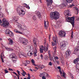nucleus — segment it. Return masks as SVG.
<instances>
[{
    "instance_id": "38",
    "label": "nucleus",
    "mask_w": 79,
    "mask_h": 79,
    "mask_svg": "<svg viewBox=\"0 0 79 79\" xmlns=\"http://www.w3.org/2000/svg\"><path fill=\"white\" fill-rule=\"evenodd\" d=\"M24 63H26L27 64H29V63H30V61L28 60H27L25 61Z\"/></svg>"
},
{
    "instance_id": "19",
    "label": "nucleus",
    "mask_w": 79,
    "mask_h": 79,
    "mask_svg": "<svg viewBox=\"0 0 79 79\" xmlns=\"http://www.w3.org/2000/svg\"><path fill=\"white\" fill-rule=\"evenodd\" d=\"M77 44L78 45L79 47L77 46L75 48V51H77V52H78L79 50V42L77 43Z\"/></svg>"
},
{
    "instance_id": "62",
    "label": "nucleus",
    "mask_w": 79,
    "mask_h": 79,
    "mask_svg": "<svg viewBox=\"0 0 79 79\" xmlns=\"http://www.w3.org/2000/svg\"><path fill=\"white\" fill-rule=\"evenodd\" d=\"M9 71H13V69H9Z\"/></svg>"
},
{
    "instance_id": "10",
    "label": "nucleus",
    "mask_w": 79,
    "mask_h": 79,
    "mask_svg": "<svg viewBox=\"0 0 79 79\" xmlns=\"http://www.w3.org/2000/svg\"><path fill=\"white\" fill-rule=\"evenodd\" d=\"M59 34L61 37H65L66 33L63 31H60L59 32Z\"/></svg>"
},
{
    "instance_id": "55",
    "label": "nucleus",
    "mask_w": 79,
    "mask_h": 79,
    "mask_svg": "<svg viewBox=\"0 0 79 79\" xmlns=\"http://www.w3.org/2000/svg\"><path fill=\"white\" fill-rule=\"evenodd\" d=\"M18 74H19V76H20V72H19L18 70H17Z\"/></svg>"
},
{
    "instance_id": "36",
    "label": "nucleus",
    "mask_w": 79,
    "mask_h": 79,
    "mask_svg": "<svg viewBox=\"0 0 79 79\" xmlns=\"http://www.w3.org/2000/svg\"><path fill=\"white\" fill-rule=\"evenodd\" d=\"M26 29V26H23L22 27V31H24V30H25Z\"/></svg>"
},
{
    "instance_id": "8",
    "label": "nucleus",
    "mask_w": 79,
    "mask_h": 79,
    "mask_svg": "<svg viewBox=\"0 0 79 79\" xmlns=\"http://www.w3.org/2000/svg\"><path fill=\"white\" fill-rule=\"evenodd\" d=\"M5 32H6V34H7L10 36V37H13L14 35V34L9 29H6L5 31Z\"/></svg>"
},
{
    "instance_id": "27",
    "label": "nucleus",
    "mask_w": 79,
    "mask_h": 79,
    "mask_svg": "<svg viewBox=\"0 0 79 79\" xmlns=\"http://www.w3.org/2000/svg\"><path fill=\"white\" fill-rule=\"evenodd\" d=\"M13 73L14 74L16 75V76L18 77V79H19V74L17 75V73L15 72H13Z\"/></svg>"
},
{
    "instance_id": "40",
    "label": "nucleus",
    "mask_w": 79,
    "mask_h": 79,
    "mask_svg": "<svg viewBox=\"0 0 79 79\" xmlns=\"http://www.w3.org/2000/svg\"><path fill=\"white\" fill-rule=\"evenodd\" d=\"M66 4L65 3H63L62 4L61 7H64V6H66Z\"/></svg>"
},
{
    "instance_id": "44",
    "label": "nucleus",
    "mask_w": 79,
    "mask_h": 79,
    "mask_svg": "<svg viewBox=\"0 0 79 79\" xmlns=\"http://www.w3.org/2000/svg\"><path fill=\"white\" fill-rule=\"evenodd\" d=\"M45 74L46 75V77H47L48 78L50 77V76H49V75H48V74L45 73Z\"/></svg>"
},
{
    "instance_id": "64",
    "label": "nucleus",
    "mask_w": 79,
    "mask_h": 79,
    "mask_svg": "<svg viewBox=\"0 0 79 79\" xmlns=\"http://www.w3.org/2000/svg\"><path fill=\"white\" fill-rule=\"evenodd\" d=\"M27 79H31V78L30 77V76H28V77H27Z\"/></svg>"
},
{
    "instance_id": "58",
    "label": "nucleus",
    "mask_w": 79,
    "mask_h": 79,
    "mask_svg": "<svg viewBox=\"0 0 79 79\" xmlns=\"http://www.w3.org/2000/svg\"><path fill=\"white\" fill-rule=\"evenodd\" d=\"M45 68V66H44V65H42L41 66V69H42L43 68Z\"/></svg>"
},
{
    "instance_id": "63",
    "label": "nucleus",
    "mask_w": 79,
    "mask_h": 79,
    "mask_svg": "<svg viewBox=\"0 0 79 79\" xmlns=\"http://www.w3.org/2000/svg\"><path fill=\"white\" fill-rule=\"evenodd\" d=\"M13 63H16V60H13Z\"/></svg>"
},
{
    "instance_id": "29",
    "label": "nucleus",
    "mask_w": 79,
    "mask_h": 79,
    "mask_svg": "<svg viewBox=\"0 0 79 79\" xmlns=\"http://www.w3.org/2000/svg\"><path fill=\"white\" fill-rule=\"evenodd\" d=\"M19 56L20 58H21V57H27V55H23V54L21 55L20 56Z\"/></svg>"
},
{
    "instance_id": "34",
    "label": "nucleus",
    "mask_w": 79,
    "mask_h": 79,
    "mask_svg": "<svg viewBox=\"0 0 79 79\" xmlns=\"http://www.w3.org/2000/svg\"><path fill=\"white\" fill-rule=\"evenodd\" d=\"M37 41L36 40V38H34L33 39V43H36Z\"/></svg>"
},
{
    "instance_id": "17",
    "label": "nucleus",
    "mask_w": 79,
    "mask_h": 79,
    "mask_svg": "<svg viewBox=\"0 0 79 79\" xmlns=\"http://www.w3.org/2000/svg\"><path fill=\"white\" fill-rule=\"evenodd\" d=\"M14 32H16V33H17L18 34H21L22 35H24L23 33L19 31H18L16 30H15Z\"/></svg>"
},
{
    "instance_id": "39",
    "label": "nucleus",
    "mask_w": 79,
    "mask_h": 79,
    "mask_svg": "<svg viewBox=\"0 0 79 79\" xmlns=\"http://www.w3.org/2000/svg\"><path fill=\"white\" fill-rule=\"evenodd\" d=\"M3 16V13L0 11V18H2Z\"/></svg>"
},
{
    "instance_id": "49",
    "label": "nucleus",
    "mask_w": 79,
    "mask_h": 79,
    "mask_svg": "<svg viewBox=\"0 0 79 79\" xmlns=\"http://www.w3.org/2000/svg\"><path fill=\"white\" fill-rule=\"evenodd\" d=\"M70 77H71V78L72 79H74V77L73 76V74H71V75H70Z\"/></svg>"
},
{
    "instance_id": "5",
    "label": "nucleus",
    "mask_w": 79,
    "mask_h": 79,
    "mask_svg": "<svg viewBox=\"0 0 79 79\" xmlns=\"http://www.w3.org/2000/svg\"><path fill=\"white\" fill-rule=\"evenodd\" d=\"M46 2L48 8L50 9H53V6H52V3H53V0H47Z\"/></svg>"
},
{
    "instance_id": "60",
    "label": "nucleus",
    "mask_w": 79,
    "mask_h": 79,
    "mask_svg": "<svg viewBox=\"0 0 79 79\" xmlns=\"http://www.w3.org/2000/svg\"><path fill=\"white\" fill-rule=\"evenodd\" d=\"M57 68L59 69H60V70H61V67L60 66L58 67Z\"/></svg>"
},
{
    "instance_id": "26",
    "label": "nucleus",
    "mask_w": 79,
    "mask_h": 79,
    "mask_svg": "<svg viewBox=\"0 0 79 79\" xmlns=\"http://www.w3.org/2000/svg\"><path fill=\"white\" fill-rule=\"evenodd\" d=\"M53 40L54 42L55 43V44H56V38H55V37H53Z\"/></svg>"
},
{
    "instance_id": "18",
    "label": "nucleus",
    "mask_w": 79,
    "mask_h": 79,
    "mask_svg": "<svg viewBox=\"0 0 79 79\" xmlns=\"http://www.w3.org/2000/svg\"><path fill=\"white\" fill-rule=\"evenodd\" d=\"M9 41V45H13V41L12 39H11V38H9L8 39Z\"/></svg>"
},
{
    "instance_id": "30",
    "label": "nucleus",
    "mask_w": 79,
    "mask_h": 79,
    "mask_svg": "<svg viewBox=\"0 0 79 79\" xmlns=\"http://www.w3.org/2000/svg\"><path fill=\"white\" fill-rule=\"evenodd\" d=\"M14 19L15 21H17L18 19V17H14Z\"/></svg>"
},
{
    "instance_id": "45",
    "label": "nucleus",
    "mask_w": 79,
    "mask_h": 79,
    "mask_svg": "<svg viewBox=\"0 0 79 79\" xmlns=\"http://www.w3.org/2000/svg\"><path fill=\"white\" fill-rule=\"evenodd\" d=\"M37 19V18L35 17V15H34L33 17V20H35Z\"/></svg>"
},
{
    "instance_id": "47",
    "label": "nucleus",
    "mask_w": 79,
    "mask_h": 79,
    "mask_svg": "<svg viewBox=\"0 0 79 79\" xmlns=\"http://www.w3.org/2000/svg\"><path fill=\"white\" fill-rule=\"evenodd\" d=\"M44 49H40V53H43V52H44Z\"/></svg>"
},
{
    "instance_id": "48",
    "label": "nucleus",
    "mask_w": 79,
    "mask_h": 79,
    "mask_svg": "<svg viewBox=\"0 0 79 79\" xmlns=\"http://www.w3.org/2000/svg\"><path fill=\"white\" fill-rule=\"evenodd\" d=\"M40 56L41 58V60H44V56H43V55H42V54H41Z\"/></svg>"
},
{
    "instance_id": "43",
    "label": "nucleus",
    "mask_w": 79,
    "mask_h": 79,
    "mask_svg": "<svg viewBox=\"0 0 79 79\" xmlns=\"http://www.w3.org/2000/svg\"><path fill=\"white\" fill-rule=\"evenodd\" d=\"M77 69L79 70V63L77 64Z\"/></svg>"
},
{
    "instance_id": "41",
    "label": "nucleus",
    "mask_w": 79,
    "mask_h": 79,
    "mask_svg": "<svg viewBox=\"0 0 79 79\" xmlns=\"http://www.w3.org/2000/svg\"><path fill=\"white\" fill-rule=\"evenodd\" d=\"M75 9L77 11V15H78V11H79V9L78 8H77V7H75Z\"/></svg>"
},
{
    "instance_id": "16",
    "label": "nucleus",
    "mask_w": 79,
    "mask_h": 79,
    "mask_svg": "<svg viewBox=\"0 0 79 79\" xmlns=\"http://www.w3.org/2000/svg\"><path fill=\"white\" fill-rule=\"evenodd\" d=\"M79 61V56H78V57L76 59L74 60V63L75 64H76Z\"/></svg>"
},
{
    "instance_id": "37",
    "label": "nucleus",
    "mask_w": 79,
    "mask_h": 79,
    "mask_svg": "<svg viewBox=\"0 0 79 79\" xmlns=\"http://www.w3.org/2000/svg\"><path fill=\"white\" fill-rule=\"evenodd\" d=\"M71 38H73V31H72L71 32Z\"/></svg>"
},
{
    "instance_id": "56",
    "label": "nucleus",
    "mask_w": 79,
    "mask_h": 79,
    "mask_svg": "<svg viewBox=\"0 0 79 79\" xmlns=\"http://www.w3.org/2000/svg\"><path fill=\"white\" fill-rule=\"evenodd\" d=\"M49 59L51 61H52L53 60V57H52L49 56Z\"/></svg>"
},
{
    "instance_id": "23",
    "label": "nucleus",
    "mask_w": 79,
    "mask_h": 79,
    "mask_svg": "<svg viewBox=\"0 0 79 79\" xmlns=\"http://www.w3.org/2000/svg\"><path fill=\"white\" fill-rule=\"evenodd\" d=\"M53 61L54 63H57V64H60V62H59L58 60L56 61V60H53Z\"/></svg>"
},
{
    "instance_id": "12",
    "label": "nucleus",
    "mask_w": 79,
    "mask_h": 79,
    "mask_svg": "<svg viewBox=\"0 0 79 79\" xmlns=\"http://www.w3.org/2000/svg\"><path fill=\"white\" fill-rule=\"evenodd\" d=\"M9 57L10 58H16V56L14 53H12L9 55Z\"/></svg>"
},
{
    "instance_id": "57",
    "label": "nucleus",
    "mask_w": 79,
    "mask_h": 79,
    "mask_svg": "<svg viewBox=\"0 0 79 79\" xmlns=\"http://www.w3.org/2000/svg\"><path fill=\"white\" fill-rule=\"evenodd\" d=\"M66 1L67 2V5L68 4H69V0H66Z\"/></svg>"
},
{
    "instance_id": "14",
    "label": "nucleus",
    "mask_w": 79,
    "mask_h": 79,
    "mask_svg": "<svg viewBox=\"0 0 79 79\" xmlns=\"http://www.w3.org/2000/svg\"><path fill=\"white\" fill-rule=\"evenodd\" d=\"M44 27L45 29H47V27H48V22L44 21Z\"/></svg>"
},
{
    "instance_id": "3",
    "label": "nucleus",
    "mask_w": 79,
    "mask_h": 79,
    "mask_svg": "<svg viewBox=\"0 0 79 79\" xmlns=\"http://www.w3.org/2000/svg\"><path fill=\"white\" fill-rule=\"evenodd\" d=\"M2 22L3 23H2V21L1 19H0V24L1 26H3V27H9V23L8 21H6V20L5 19H2Z\"/></svg>"
},
{
    "instance_id": "52",
    "label": "nucleus",
    "mask_w": 79,
    "mask_h": 79,
    "mask_svg": "<svg viewBox=\"0 0 79 79\" xmlns=\"http://www.w3.org/2000/svg\"><path fill=\"white\" fill-rule=\"evenodd\" d=\"M54 60H58V57L57 56H56L54 57Z\"/></svg>"
},
{
    "instance_id": "9",
    "label": "nucleus",
    "mask_w": 79,
    "mask_h": 79,
    "mask_svg": "<svg viewBox=\"0 0 79 79\" xmlns=\"http://www.w3.org/2000/svg\"><path fill=\"white\" fill-rule=\"evenodd\" d=\"M60 46L61 49L63 50L64 48L66 47V42L63 41V42H60Z\"/></svg>"
},
{
    "instance_id": "50",
    "label": "nucleus",
    "mask_w": 79,
    "mask_h": 79,
    "mask_svg": "<svg viewBox=\"0 0 79 79\" xmlns=\"http://www.w3.org/2000/svg\"><path fill=\"white\" fill-rule=\"evenodd\" d=\"M34 43V45L35 47H37V44H36V43Z\"/></svg>"
},
{
    "instance_id": "35",
    "label": "nucleus",
    "mask_w": 79,
    "mask_h": 79,
    "mask_svg": "<svg viewBox=\"0 0 79 79\" xmlns=\"http://www.w3.org/2000/svg\"><path fill=\"white\" fill-rule=\"evenodd\" d=\"M26 74V73L25 72L24 70H23V72L22 73V74L23 76H25V74Z\"/></svg>"
},
{
    "instance_id": "54",
    "label": "nucleus",
    "mask_w": 79,
    "mask_h": 79,
    "mask_svg": "<svg viewBox=\"0 0 79 79\" xmlns=\"http://www.w3.org/2000/svg\"><path fill=\"white\" fill-rule=\"evenodd\" d=\"M74 6V5L72 4V5H70L69 7L70 8H72V7H73Z\"/></svg>"
},
{
    "instance_id": "2",
    "label": "nucleus",
    "mask_w": 79,
    "mask_h": 79,
    "mask_svg": "<svg viewBox=\"0 0 79 79\" xmlns=\"http://www.w3.org/2000/svg\"><path fill=\"white\" fill-rule=\"evenodd\" d=\"M17 13L20 16H23L25 15V11H24V8L22 6L17 8Z\"/></svg>"
},
{
    "instance_id": "59",
    "label": "nucleus",
    "mask_w": 79,
    "mask_h": 79,
    "mask_svg": "<svg viewBox=\"0 0 79 79\" xmlns=\"http://www.w3.org/2000/svg\"><path fill=\"white\" fill-rule=\"evenodd\" d=\"M5 73H8V71L7 70H5Z\"/></svg>"
},
{
    "instance_id": "61",
    "label": "nucleus",
    "mask_w": 79,
    "mask_h": 79,
    "mask_svg": "<svg viewBox=\"0 0 79 79\" xmlns=\"http://www.w3.org/2000/svg\"><path fill=\"white\" fill-rule=\"evenodd\" d=\"M42 78L43 79H46V78H45V77H44V76H43V77H42Z\"/></svg>"
},
{
    "instance_id": "25",
    "label": "nucleus",
    "mask_w": 79,
    "mask_h": 79,
    "mask_svg": "<svg viewBox=\"0 0 79 79\" xmlns=\"http://www.w3.org/2000/svg\"><path fill=\"white\" fill-rule=\"evenodd\" d=\"M37 49H35L34 51V55H35V56H37Z\"/></svg>"
},
{
    "instance_id": "53",
    "label": "nucleus",
    "mask_w": 79,
    "mask_h": 79,
    "mask_svg": "<svg viewBox=\"0 0 79 79\" xmlns=\"http://www.w3.org/2000/svg\"><path fill=\"white\" fill-rule=\"evenodd\" d=\"M48 65H49L50 66L52 65V62H49Z\"/></svg>"
},
{
    "instance_id": "6",
    "label": "nucleus",
    "mask_w": 79,
    "mask_h": 79,
    "mask_svg": "<svg viewBox=\"0 0 79 79\" xmlns=\"http://www.w3.org/2000/svg\"><path fill=\"white\" fill-rule=\"evenodd\" d=\"M32 50H34L33 48V47L32 46L30 45L28 47V51L29 52L28 53H27V55L29 56H31L34 53H32L31 52H30Z\"/></svg>"
},
{
    "instance_id": "21",
    "label": "nucleus",
    "mask_w": 79,
    "mask_h": 79,
    "mask_svg": "<svg viewBox=\"0 0 79 79\" xmlns=\"http://www.w3.org/2000/svg\"><path fill=\"white\" fill-rule=\"evenodd\" d=\"M5 48L6 50L8 51H13V49L10 48L6 47Z\"/></svg>"
},
{
    "instance_id": "22",
    "label": "nucleus",
    "mask_w": 79,
    "mask_h": 79,
    "mask_svg": "<svg viewBox=\"0 0 79 79\" xmlns=\"http://www.w3.org/2000/svg\"><path fill=\"white\" fill-rule=\"evenodd\" d=\"M67 57L69 56V50H67L66 52Z\"/></svg>"
},
{
    "instance_id": "13",
    "label": "nucleus",
    "mask_w": 79,
    "mask_h": 79,
    "mask_svg": "<svg viewBox=\"0 0 79 79\" xmlns=\"http://www.w3.org/2000/svg\"><path fill=\"white\" fill-rule=\"evenodd\" d=\"M64 15L66 16H67V17L69 16V10H65L64 12Z\"/></svg>"
},
{
    "instance_id": "46",
    "label": "nucleus",
    "mask_w": 79,
    "mask_h": 79,
    "mask_svg": "<svg viewBox=\"0 0 79 79\" xmlns=\"http://www.w3.org/2000/svg\"><path fill=\"white\" fill-rule=\"evenodd\" d=\"M26 6H25L26 8H27V9H30V7H29V6H27V4H26Z\"/></svg>"
},
{
    "instance_id": "31",
    "label": "nucleus",
    "mask_w": 79,
    "mask_h": 79,
    "mask_svg": "<svg viewBox=\"0 0 79 79\" xmlns=\"http://www.w3.org/2000/svg\"><path fill=\"white\" fill-rule=\"evenodd\" d=\"M31 63H32L33 65L34 66H36L35 64V61H34V60L33 59H31Z\"/></svg>"
},
{
    "instance_id": "28",
    "label": "nucleus",
    "mask_w": 79,
    "mask_h": 79,
    "mask_svg": "<svg viewBox=\"0 0 79 79\" xmlns=\"http://www.w3.org/2000/svg\"><path fill=\"white\" fill-rule=\"evenodd\" d=\"M45 73H40V77H43V76H45Z\"/></svg>"
},
{
    "instance_id": "42",
    "label": "nucleus",
    "mask_w": 79,
    "mask_h": 79,
    "mask_svg": "<svg viewBox=\"0 0 79 79\" xmlns=\"http://www.w3.org/2000/svg\"><path fill=\"white\" fill-rule=\"evenodd\" d=\"M51 43L52 46H55V45H56V44H55V43H54L53 42H52Z\"/></svg>"
},
{
    "instance_id": "24",
    "label": "nucleus",
    "mask_w": 79,
    "mask_h": 79,
    "mask_svg": "<svg viewBox=\"0 0 79 79\" xmlns=\"http://www.w3.org/2000/svg\"><path fill=\"white\" fill-rule=\"evenodd\" d=\"M18 27L19 28V29H20L21 30H22V29H23V27H22V25L21 24H19V25H18Z\"/></svg>"
},
{
    "instance_id": "7",
    "label": "nucleus",
    "mask_w": 79,
    "mask_h": 79,
    "mask_svg": "<svg viewBox=\"0 0 79 79\" xmlns=\"http://www.w3.org/2000/svg\"><path fill=\"white\" fill-rule=\"evenodd\" d=\"M74 19H75L74 16L69 17V23H70L71 24L73 27H74Z\"/></svg>"
},
{
    "instance_id": "15",
    "label": "nucleus",
    "mask_w": 79,
    "mask_h": 79,
    "mask_svg": "<svg viewBox=\"0 0 79 79\" xmlns=\"http://www.w3.org/2000/svg\"><path fill=\"white\" fill-rule=\"evenodd\" d=\"M36 14H37L38 18H41V14H40V13L38 11H35Z\"/></svg>"
},
{
    "instance_id": "20",
    "label": "nucleus",
    "mask_w": 79,
    "mask_h": 79,
    "mask_svg": "<svg viewBox=\"0 0 79 79\" xmlns=\"http://www.w3.org/2000/svg\"><path fill=\"white\" fill-rule=\"evenodd\" d=\"M3 58H4V55L3 53H2L1 55V58L3 63H4V61H3Z\"/></svg>"
},
{
    "instance_id": "4",
    "label": "nucleus",
    "mask_w": 79,
    "mask_h": 79,
    "mask_svg": "<svg viewBox=\"0 0 79 79\" xmlns=\"http://www.w3.org/2000/svg\"><path fill=\"white\" fill-rule=\"evenodd\" d=\"M18 41L20 43L24 44V45H27V44L28 43V40L26 39L23 38H20L18 40Z\"/></svg>"
},
{
    "instance_id": "1",
    "label": "nucleus",
    "mask_w": 79,
    "mask_h": 79,
    "mask_svg": "<svg viewBox=\"0 0 79 79\" xmlns=\"http://www.w3.org/2000/svg\"><path fill=\"white\" fill-rule=\"evenodd\" d=\"M50 15L51 19H58L60 18V14L57 12H51Z\"/></svg>"
},
{
    "instance_id": "11",
    "label": "nucleus",
    "mask_w": 79,
    "mask_h": 79,
    "mask_svg": "<svg viewBox=\"0 0 79 79\" xmlns=\"http://www.w3.org/2000/svg\"><path fill=\"white\" fill-rule=\"evenodd\" d=\"M44 52H47L48 51V47L44 46H44L43 45L40 46V49H44Z\"/></svg>"
},
{
    "instance_id": "51",
    "label": "nucleus",
    "mask_w": 79,
    "mask_h": 79,
    "mask_svg": "<svg viewBox=\"0 0 79 79\" xmlns=\"http://www.w3.org/2000/svg\"><path fill=\"white\" fill-rule=\"evenodd\" d=\"M56 47H55L53 48V49L54 50V51L55 52H56Z\"/></svg>"
},
{
    "instance_id": "33",
    "label": "nucleus",
    "mask_w": 79,
    "mask_h": 79,
    "mask_svg": "<svg viewBox=\"0 0 79 79\" xmlns=\"http://www.w3.org/2000/svg\"><path fill=\"white\" fill-rule=\"evenodd\" d=\"M63 77H64L65 79H66V74L65 73L63 72L62 73Z\"/></svg>"
},
{
    "instance_id": "32",
    "label": "nucleus",
    "mask_w": 79,
    "mask_h": 79,
    "mask_svg": "<svg viewBox=\"0 0 79 79\" xmlns=\"http://www.w3.org/2000/svg\"><path fill=\"white\" fill-rule=\"evenodd\" d=\"M66 22H68L69 23V17H66Z\"/></svg>"
}]
</instances>
